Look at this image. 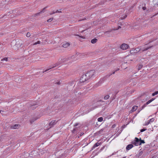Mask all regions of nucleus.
<instances>
[{"label": "nucleus", "instance_id": "0eeeda50", "mask_svg": "<svg viewBox=\"0 0 158 158\" xmlns=\"http://www.w3.org/2000/svg\"><path fill=\"white\" fill-rule=\"evenodd\" d=\"M104 102L103 101L101 100L97 102L96 105L92 107V109H91L90 110V111L93 110L94 109H96V108L100 106H101V102Z\"/></svg>", "mask_w": 158, "mask_h": 158}, {"label": "nucleus", "instance_id": "a19ab883", "mask_svg": "<svg viewBox=\"0 0 158 158\" xmlns=\"http://www.w3.org/2000/svg\"><path fill=\"white\" fill-rule=\"evenodd\" d=\"M126 157V156L123 157V158H125Z\"/></svg>", "mask_w": 158, "mask_h": 158}, {"label": "nucleus", "instance_id": "f8f14e48", "mask_svg": "<svg viewBox=\"0 0 158 158\" xmlns=\"http://www.w3.org/2000/svg\"><path fill=\"white\" fill-rule=\"evenodd\" d=\"M133 147L132 144H130L127 145L126 147V149L127 150H129Z\"/></svg>", "mask_w": 158, "mask_h": 158}, {"label": "nucleus", "instance_id": "a18cd8bd", "mask_svg": "<svg viewBox=\"0 0 158 158\" xmlns=\"http://www.w3.org/2000/svg\"><path fill=\"white\" fill-rule=\"evenodd\" d=\"M81 38H84L82 36L81 37Z\"/></svg>", "mask_w": 158, "mask_h": 158}, {"label": "nucleus", "instance_id": "72a5a7b5", "mask_svg": "<svg viewBox=\"0 0 158 158\" xmlns=\"http://www.w3.org/2000/svg\"><path fill=\"white\" fill-rule=\"evenodd\" d=\"M142 9L143 10H145L146 9V7H143L142 8Z\"/></svg>", "mask_w": 158, "mask_h": 158}, {"label": "nucleus", "instance_id": "5701e85b", "mask_svg": "<svg viewBox=\"0 0 158 158\" xmlns=\"http://www.w3.org/2000/svg\"><path fill=\"white\" fill-rule=\"evenodd\" d=\"M1 60L2 61L5 60L6 61H8V58L7 57H5L4 58H3Z\"/></svg>", "mask_w": 158, "mask_h": 158}, {"label": "nucleus", "instance_id": "1a4fd4ad", "mask_svg": "<svg viewBox=\"0 0 158 158\" xmlns=\"http://www.w3.org/2000/svg\"><path fill=\"white\" fill-rule=\"evenodd\" d=\"M135 140L132 142V143L135 146L139 145V140L137 138L135 137Z\"/></svg>", "mask_w": 158, "mask_h": 158}, {"label": "nucleus", "instance_id": "cd10ccee", "mask_svg": "<svg viewBox=\"0 0 158 158\" xmlns=\"http://www.w3.org/2000/svg\"><path fill=\"white\" fill-rule=\"evenodd\" d=\"M53 20V18H50L47 20L48 22H50L52 21Z\"/></svg>", "mask_w": 158, "mask_h": 158}, {"label": "nucleus", "instance_id": "423d86ee", "mask_svg": "<svg viewBox=\"0 0 158 158\" xmlns=\"http://www.w3.org/2000/svg\"><path fill=\"white\" fill-rule=\"evenodd\" d=\"M107 130L106 129V127H104L101 129L99 131H97L96 132V134L97 135H99L100 134H103L105 132L107 131Z\"/></svg>", "mask_w": 158, "mask_h": 158}, {"label": "nucleus", "instance_id": "b1692460", "mask_svg": "<svg viewBox=\"0 0 158 158\" xmlns=\"http://www.w3.org/2000/svg\"><path fill=\"white\" fill-rule=\"evenodd\" d=\"M158 94V91H156L155 92L152 93V96H154L155 95H157Z\"/></svg>", "mask_w": 158, "mask_h": 158}, {"label": "nucleus", "instance_id": "4468645a", "mask_svg": "<svg viewBox=\"0 0 158 158\" xmlns=\"http://www.w3.org/2000/svg\"><path fill=\"white\" fill-rule=\"evenodd\" d=\"M56 123V120H52L49 123V125L51 126V127L53 125H54Z\"/></svg>", "mask_w": 158, "mask_h": 158}, {"label": "nucleus", "instance_id": "4c0bfd02", "mask_svg": "<svg viewBox=\"0 0 158 158\" xmlns=\"http://www.w3.org/2000/svg\"><path fill=\"white\" fill-rule=\"evenodd\" d=\"M57 83V84H58V85H59V84H60V82H57V83Z\"/></svg>", "mask_w": 158, "mask_h": 158}, {"label": "nucleus", "instance_id": "7ed1b4c3", "mask_svg": "<svg viewBox=\"0 0 158 158\" xmlns=\"http://www.w3.org/2000/svg\"><path fill=\"white\" fill-rule=\"evenodd\" d=\"M64 60V59H59L58 60V62L57 63H56V64H55V65L54 66H53L52 67L50 68L49 69H46L45 71L44 72H47L48 71V70H49L50 69H51L53 68L58 65H59L60 64H61L63 62H64V60Z\"/></svg>", "mask_w": 158, "mask_h": 158}, {"label": "nucleus", "instance_id": "f704fd0d", "mask_svg": "<svg viewBox=\"0 0 158 158\" xmlns=\"http://www.w3.org/2000/svg\"><path fill=\"white\" fill-rule=\"evenodd\" d=\"M78 123H76L75 124L74 126L76 127L78 125Z\"/></svg>", "mask_w": 158, "mask_h": 158}, {"label": "nucleus", "instance_id": "aec40b11", "mask_svg": "<svg viewBox=\"0 0 158 158\" xmlns=\"http://www.w3.org/2000/svg\"><path fill=\"white\" fill-rule=\"evenodd\" d=\"M139 145H140L142 143H145L144 140L141 139L139 140Z\"/></svg>", "mask_w": 158, "mask_h": 158}, {"label": "nucleus", "instance_id": "9b49d317", "mask_svg": "<svg viewBox=\"0 0 158 158\" xmlns=\"http://www.w3.org/2000/svg\"><path fill=\"white\" fill-rule=\"evenodd\" d=\"M69 45V44L68 43H64L62 45V46L64 48L68 47Z\"/></svg>", "mask_w": 158, "mask_h": 158}, {"label": "nucleus", "instance_id": "c9c22d12", "mask_svg": "<svg viewBox=\"0 0 158 158\" xmlns=\"http://www.w3.org/2000/svg\"><path fill=\"white\" fill-rule=\"evenodd\" d=\"M155 99L154 98H152L150 100L151 101V102H152V101H153Z\"/></svg>", "mask_w": 158, "mask_h": 158}, {"label": "nucleus", "instance_id": "c756f323", "mask_svg": "<svg viewBox=\"0 0 158 158\" xmlns=\"http://www.w3.org/2000/svg\"><path fill=\"white\" fill-rule=\"evenodd\" d=\"M147 105V104H146V103L144 104L142 107V109L141 110H142L143 109V108H144Z\"/></svg>", "mask_w": 158, "mask_h": 158}, {"label": "nucleus", "instance_id": "9d476101", "mask_svg": "<svg viewBox=\"0 0 158 158\" xmlns=\"http://www.w3.org/2000/svg\"><path fill=\"white\" fill-rule=\"evenodd\" d=\"M128 45L127 44H123L120 46V48L123 50H126L128 48Z\"/></svg>", "mask_w": 158, "mask_h": 158}, {"label": "nucleus", "instance_id": "4be33fe9", "mask_svg": "<svg viewBox=\"0 0 158 158\" xmlns=\"http://www.w3.org/2000/svg\"><path fill=\"white\" fill-rule=\"evenodd\" d=\"M142 67H143L142 65H140V64L138 66V70H139L140 69L142 68Z\"/></svg>", "mask_w": 158, "mask_h": 158}, {"label": "nucleus", "instance_id": "a878e982", "mask_svg": "<svg viewBox=\"0 0 158 158\" xmlns=\"http://www.w3.org/2000/svg\"><path fill=\"white\" fill-rule=\"evenodd\" d=\"M40 41H38L37 42H35V43L33 44V45H35L37 44H40Z\"/></svg>", "mask_w": 158, "mask_h": 158}, {"label": "nucleus", "instance_id": "a211bd4d", "mask_svg": "<svg viewBox=\"0 0 158 158\" xmlns=\"http://www.w3.org/2000/svg\"><path fill=\"white\" fill-rule=\"evenodd\" d=\"M110 97V96L108 95L105 96L104 97V99L105 100L108 99Z\"/></svg>", "mask_w": 158, "mask_h": 158}, {"label": "nucleus", "instance_id": "2eb2a0df", "mask_svg": "<svg viewBox=\"0 0 158 158\" xmlns=\"http://www.w3.org/2000/svg\"><path fill=\"white\" fill-rule=\"evenodd\" d=\"M137 107H138L137 106H134L132 107V109L131 110H132V112H134L137 109Z\"/></svg>", "mask_w": 158, "mask_h": 158}, {"label": "nucleus", "instance_id": "49530a36", "mask_svg": "<svg viewBox=\"0 0 158 158\" xmlns=\"http://www.w3.org/2000/svg\"><path fill=\"white\" fill-rule=\"evenodd\" d=\"M1 110H0V113H1Z\"/></svg>", "mask_w": 158, "mask_h": 158}, {"label": "nucleus", "instance_id": "e433bc0d", "mask_svg": "<svg viewBox=\"0 0 158 158\" xmlns=\"http://www.w3.org/2000/svg\"><path fill=\"white\" fill-rule=\"evenodd\" d=\"M121 28L120 27V26H119L118 27L117 29H116V30H117L118 29H119V28Z\"/></svg>", "mask_w": 158, "mask_h": 158}, {"label": "nucleus", "instance_id": "f3484780", "mask_svg": "<svg viewBox=\"0 0 158 158\" xmlns=\"http://www.w3.org/2000/svg\"><path fill=\"white\" fill-rule=\"evenodd\" d=\"M97 41V39H94L92 40H91V42L92 44H94V43H96Z\"/></svg>", "mask_w": 158, "mask_h": 158}, {"label": "nucleus", "instance_id": "c03bdc74", "mask_svg": "<svg viewBox=\"0 0 158 158\" xmlns=\"http://www.w3.org/2000/svg\"><path fill=\"white\" fill-rule=\"evenodd\" d=\"M114 73H115V72H114L113 73V74H114Z\"/></svg>", "mask_w": 158, "mask_h": 158}, {"label": "nucleus", "instance_id": "ddd939ff", "mask_svg": "<svg viewBox=\"0 0 158 158\" xmlns=\"http://www.w3.org/2000/svg\"><path fill=\"white\" fill-rule=\"evenodd\" d=\"M20 126L19 124H15L11 128L13 129H16L19 127Z\"/></svg>", "mask_w": 158, "mask_h": 158}, {"label": "nucleus", "instance_id": "412c9836", "mask_svg": "<svg viewBox=\"0 0 158 158\" xmlns=\"http://www.w3.org/2000/svg\"><path fill=\"white\" fill-rule=\"evenodd\" d=\"M98 122H101L103 120V118L100 117L98 118Z\"/></svg>", "mask_w": 158, "mask_h": 158}, {"label": "nucleus", "instance_id": "473e14b6", "mask_svg": "<svg viewBox=\"0 0 158 158\" xmlns=\"http://www.w3.org/2000/svg\"><path fill=\"white\" fill-rule=\"evenodd\" d=\"M43 12V11H41L40 13H37L36 14V15H37L39 14H40V13H42L43 12Z\"/></svg>", "mask_w": 158, "mask_h": 158}, {"label": "nucleus", "instance_id": "f257e3e1", "mask_svg": "<svg viewBox=\"0 0 158 158\" xmlns=\"http://www.w3.org/2000/svg\"><path fill=\"white\" fill-rule=\"evenodd\" d=\"M153 46V45H151L149 44H146L139 47L140 52H141L147 51L152 48Z\"/></svg>", "mask_w": 158, "mask_h": 158}, {"label": "nucleus", "instance_id": "79ce46f5", "mask_svg": "<svg viewBox=\"0 0 158 158\" xmlns=\"http://www.w3.org/2000/svg\"><path fill=\"white\" fill-rule=\"evenodd\" d=\"M112 127H114V125H113Z\"/></svg>", "mask_w": 158, "mask_h": 158}, {"label": "nucleus", "instance_id": "bb28decb", "mask_svg": "<svg viewBox=\"0 0 158 158\" xmlns=\"http://www.w3.org/2000/svg\"><path fill=\"white\" fill-rule=\"evenodd\" d=\"M149 124H150V122H149V121L148 120V121H147L145 122V126L148 125Z\"/></svg>", "mask_w": 158, "mask_h": 158}, {"label": "nucleus", "instance_id": "20e7f679", "mask_svg": "<svg viewBox=\"0 0 158 158\" xmlns=\"http://www.w3.org/2000/svg\"><path fill=\"white\" fill-rule=\"evenodd\" d=\"M22 43L21 41H18L16 42L15 45V47H16L15 48V50H18L21 48L22 47Z\"/></svg>", "mask_w": 158, "mask_h": 158}, {"label": "nucleus", "instance_id": "f03ea898", "mask_svg": "<svg viewBox=\"0 0 158 158\" xmlns=\"http://www.w3.org/2000/svg\"><path fill=\"white\" fill-rule=\"evenodd\" d=\"M95 73V72L94 70H92L87 72L86 73H85V74L86 77L89 80L91 78H92L94 77Z\"/></svg>", "mask_w": 158, "mask_h": 158}, {"label": "nucleus", "instance_id": "7c9ffc66", "mask_svg": "<svg viewBox=\"0 0 158 158\" xmlns=\"http://www.w3.org/2000/svg\"><path fill=\"white\" fill-rule=\"evenodd\" d=\"M151 101L150 100H149L147 102H146V104H149L150 103H151Z\"/></svg>", "mask_w": 158, "mask_h": 158}, {"label": "nucleus", "instance_id": "ea45409f", "mask_svg": "<svg viewBox=\"0 0 158 158\" xmlns=\"http://www.w3.org/2000/svg\"><path fill=\"white\" fill-rule=\"evenodd\" d=\"M156 0H153V2H156Z\"/></svg>", "mask_w": 158, "mask_h": 158}, {"label": "nucleus", "instance_id": "2f4dec72", "mask_svg": "<svg viewBox=\"0 0 158 158\" xmlns=\"http://www.w3.org/2000/svg\"><path fill=\"white\" fill-rule=\"evenodd\" d=\"M145 130H146L145 129H142L141 130H140V132H143L145 131Z\"/></svg>", "mask_w": 158, "mask_h": 158}, {"label": "nucleus", "instance_id": "58836bf2", "mask_svg": "<svg viewBox=\"0 0 158 158\" xmlns=\"http://www.w3.org/2000/svg\"><path fill=\"white\" fill-rule=\"evenodd\" d=\"M30 122H31V123H32V122H34V121H32V120H31L30 121Z\"/></svg>", "mask_w": 158, "mask_h": 158}, {"label": "nucleus", "instance_id": "6ab92c4d", "mask_svg": "<svg viewBox=\"0 0 158 158\" xmlns=\"http://www.w3.org/2000/svg\"><path fill=\"white\" fill-rule=\"evenodd\" d=\"M154 120H155L154 118H152L151 119H150V120H149L148 121L149 122H150V123H152L154 122Z\"/></svg>", "mask_w": 158, "mask_h": 158}, {"label": "nucleus", "instance_id": "6e6552de", "mask_svg": "<svg viewBox=\"0 0 158 158\" xmlns=\"http://www.w3.org/2000/svg\"><path fill=\"white\" fill-rule=\"evenodd\" d=\"M140 51L139 48L138 47L137 48H133L130 51V52L131 54L136 53Z\"/></svg>", "mask_w": 158, "mask_h": 158}, {"label": "nucleus", "instance_id": "dca6fc26", "mask_svg": "<svg viewBox=\"0 0 158 158\" xmlns=\"http://www.w3.org/2000/svg\"><path fill=\"white\" fill-rule=\"evenodd\" d=\"M100 144V143H96L94 145V146H93V148H95L98 147V146H99Z\"/></svg>", "mask_w": 158, "mask_h": 158}, {"label": "nucleus", "instance_id": "393cba45", "mask_svg": "<svg viewBox=\"0 0 158 158\" xmlns=\"http://www.w3.org/2000/svg\"><path fill=\"white\" fill-rule=\"evenodd\" d=\"M57 12H60V11H59L58 10H56V12L54 11L52 13H50V15H52L53 14H54L56 13H57Z\"/></svg>", "mask_w": 158, "mask_h": 158}, {"label": "nucleus", "instance_id": "c85d7f7f", "mask_svg": "<svg viewBox=\"0 0 158 158\" xmlns=\"http://www.w3.org/2000/svg\"><path fill=\"white\" fill-rule=\"evenodd\" d=\"M31 35L30 33L29 32H27L26 34V36L27 37H29Z\"/></svg>", "mask_w": 158, "mask_h": 158}, {"label": "nucleus", "instance_id": "39448f33", "mask_svg": "<svg viewBox=\"0 0 158 158\" xmlns=\"http://www.w3.org/2000/svg\"><path fill=\"white\" fill-rule=\"evenodd\" d=\"M88 80V79L86 77L85 74H83V75L81 77L80 81L81 83H83Z\"/></svg>", "mask_w": 158, "mask_h": 158}, {"label": "nucleus", "instance_id": "37998d69", "mask_svg": "<svg viewBox=\"0 0 158 158\" xmlns=\"http://www.w3.org/2000/svg\"><path fill=\"white\" fill-rule=\"evenodd\" d=\"M112 127H114V125H113Z\"/></svg>", "mask_w": 158, "mask_h": 158}]
</instances>
